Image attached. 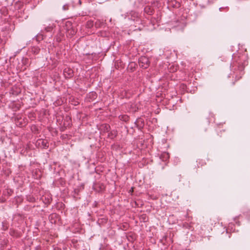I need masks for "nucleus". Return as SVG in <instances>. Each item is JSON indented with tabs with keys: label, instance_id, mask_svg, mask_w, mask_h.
Returning <instances> with one entry per match:
<instances>
[{
	"label": "nucleus",
	"instance_id": "obj_10",
	"mask_svg": "<svg viewBox=\"0 0 250 250\" xmlns=\"http://www.w3.org/2000/svg\"><path fill=\"white\" fill-rule=\"evenodd\" d=\"M129 65L130 66V68L132 71H133V68L135 67V64L133 62H131L129 64Z\"/></svg>",
	"mask_w": 250,
	"mask_h": 250
},
{
	"label": "nucleus",
	"instance_id": "obj_6",
	"mask_svg": "<svg viewBox=\"0 0 250 250\" xmlns=\"http://www.w3.org/2000/svg\"><path fill=\"white\" fill-rule=\"evenodd\" d=\"M38 142L39 145H40L41 144V143H42V146L43 148H45V147H48V143L45 141H43V140H39L38 141Z\"/></svg>",
	"mask_w": 250,
	"mask_h": 250
},
{
	"label": "nucleus",
	"instance_id": "obj_14",
	"mask_svg": "<svg viewBox=\"0 0 250 250\" xmlns=\"http://www.w3.org/2000/svg\"><path fill=\"white\" fill-rule=\"evenodd\" d=\"M79 4H81V0H78Z\"/></svg>",
	"mask_w": 250,
	"mask_h": 250
},
{
	"label": "nucleus",
	"instance_id": "obj_16",
	"mask_svg": "<svg viewBox=\"0 0 250 250\" xmlns=\"http://www.w3.org/2000/svg\"><path fill=\"white\" fill-rule=\"evenodd\" d=\"M14 1V0H13V2L11 3V4L13 5V2Z\"/></svg>",
	"mask_w": 250,
	"mask_h": 250
},
{
	"label": "nucleus",
	"instance_id": "obj_18",
	"mask_svg": "<svg viewBox=\"0 0 250 250\" xmlns=\"http://www.w3.org/2000/svg\"><path fill=\"white\" fill-rule=\"evenodd\" d=\"M27 60H28V59H25V61H27Z\"/></svg>",
	"mask_w": 250,
	"mask_h": 250
},
{
	"label": "nucleus",
	"instance_id": "obj_1",
	"mask_svg": "<svg viewBox=\"0 0 250 250\" xmlns=\"http://www.w3.org/2000/svg\"><path fill=\"white\" fill-rule=\"evenodd\" d=\"M234 61L230 64V69L236 79H239L244 74V69L245 66L238 59L236 58V56L233 58Z\"/></svg>",
	"mask_w": 250,
	"mask_h": 250
},
{
	"label": "nucleus",
	"instance_id": "obj_11",
	"mask_svg": "<svg viewBox=\"0 0 250 250\" xmlns=\"http://www.w3.org/2000/svg\"><path fill=\"white\" fill-rule=\"evenodd\" d=\"M68 9V4H65L62 6V9L63 10H66Z\"/></svg>",
	"mask_w": 250,
	"mask_h": 250
},
{
	"label": "nucleus",
	"instance_id": "obj_17",
	"mask_svg": "<svg viewBox=\"0 0 250 250\" xmlns=\"http://www.w3.org/2000/svg\"><path fill=\"white\" fill-rule=\"evenodd\" d=\"M74 33H75V31L74 30H73V33L72 34H74Z\"/></svg>",
	"mask_w": 250,
	"mask_h": 250
},
{
	"label": "nucleus",
	"instance_id": "obj_15",
	"mask_svg": "<svg viewBox=\"0 0 250 250\" xmlns=\"http://www.w3.org/2000/svg\"><path fill=\"white\" fill-rule=\"evenodd\" d=\"M223 7H220V8H219V10H220V11H222V9H223Z\"/></svg>",
	"mask_w": 250,
	"mask_h": 250
},
{
	"label": "nucleus",
	"instance_id": "obj_9",
	"mask_svg": "<svg viewBox=\"0 0 250 250\" xmlns=\"http://www.w3.org/2000/svg\"><path fill=\"white\" fill-rule=\"evenodd\" d=\"M2 229L3 230H6L7 229H8V227L7 226H5V225H4V222H2Z\"/></svg>",
	"mask_w": 250,
	"mask_h": 250
},
{
	"label": "nucleus",
	"instance_id": "obj_7",
	"mask_svg": "<svg viewBox=\"0 0 250 250\" xmlns=\"http://www.w3.org/2000/svg\"><path fill=\"white\" fill-rule=\"evenodd\" d=\"M117 135V132L115 130H112L108 133V137L111 139L114 138Z\"/></svg>",
	"mask_w": 250,
	"mask_h": 250
},
{
	"label": "nucleus",
	"instance_id": "obj_3",
	"mask_svg": "<svg viewBox=\"0 0 250 250\" xmlns=\"http://www.w3.org/2000/svg\"><path fill=\"white\" fill-rule=\"evenodd\" d=\"M63 75L66 78H70L73 76V70L68 68H66L63 70Z\"/></svg>",
	"mask_w": 250,
	"mask_h": 250
},
{
	"label": "nucleus",
	"instance_id": "obj_8",
	"mask_svg": "<svg viewBox=\"0 0 250 250\" xmlns=\"http://www.w3.org/2000/svg\"><path fill=\"white\" fill-rule=\"evenodd\" d=\"M53 29V26H48L45 28V31L47 32H51Z\"/></svg>",
	"mask_w": 250,
	"mask_h": 250
},
{
	"label": "nucleus",
	"instance_id": "obj_4",
	"mask_svg": "<svg viewBox=\"0 0 250 250\" xmlns=\"http://www.w3.org/2000/svg\"><path fill=\"white\" fill-rule=\"evenodd\" d=\"M169 157V154L167 152H164L161 154L160 158L162 160V161L166 162L168 160Z\"/></svg>",
	"mask_w": 250,
	"mask_h": 250
},
{
	"label": "nucleus",
	"instance_id": "obj_5",
	"mask_svg": "<svg viewBox=\"0 0 250 250\" xmlns=\"http://www.w3.org/2000/svg\"><path fill=\"white\" fill-rule=\"evenodd\" d=\"M40 51V48L38 46H33L31 48V52L35 55L39 54Z\"/></svg>",
	"mask_w": 250,
	"mask_h": 250
},
{
	"label": "nucleus",
	"instance_id": "obj_2",
	"mask_svg": "<svg viewBox=\"0 0 250 250\" xmlns=\"http://www.w3.org/2000/svg\"><path fill=\"white\" fill-rule=\"evenodd\" d=\"M139 64L141 67L144 69H146L149 65V60L147 57L142 56L139 59Z\"/></svg>",
	"mask_w": 250,
	"mask_h": 250
},
{
	"label": "nucleus",
	"instance_id": "obj_13",
	"mask_svg": "<svg viewBox=\"0 0 250 250\" xmlns=\"http://www.w3.org/2000/svg\"><path fill=\"white\" fill-rule=\"evenodd\" d=\"M54 250H61V249L60 248H58V247H55L54 248Z\"/></svg>",
	"mask_w": 250,
	"mask_h": 250
},
{
	"label": "nucleus",
	"instance_id": "obj_12",
	"mask_svg": "<svg viewBox=\"0 0 250 250\" xmlns=\"http://www.w3.org/2000/svg\"><path fill=\"white\" fill-rule=\"evenodd\" d=\"M104 127H105L104 130H105V131H107V132H108V131H109V128H110V126H109V125H105Z\"/></svg>",
	"mask_w": 250,
	"mask_h": 250
}]
</instances>
